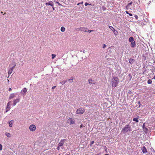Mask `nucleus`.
<instances>
[{
  "label": "nucleus",
  "mask_w": 155,
  "mask_h": 155,
  "mask_svg": "<svg viewBox=\"0 0 155 155\" xmlns=\"http://www.w3.org/2000/svg\"><path fill=\"white\" fill-rule=\"evenodd\" d=\"M119 82L118 78L116 77H113L112 79V85L113 87L114 88L117 85Z\"/></svg>",
  "instance_id": "1"
},
{
  "label": "nucleus",
  "mask_w": 155,
  "mask_h": 155,
  "mask_svg": "<svg viewBox=\"0 0 155 155\" xmlns=\"http://www.w3.org/2000/svg\"><path fill=\"white\" fill-rule=\"evenodd\" d=\"M131 131V127L129 124L126 125L124 128L122 130L121 132L124 134H126L127 132Z\"/></svg>",
  "instance_id": "2"
},
{
  "label": "nucleus",
  "mask_w": 155,
  "mask_h": 155,
  "mask_svg": "<svg viewBox=\"0 0 155 155\" xmlns=\"http://www.w3.org/2000/svg\"><path fill=\"white\" fill-rule=\"evenodd\" d=\"M84 111L85 110L84 109L81 108H79L77 110L76 113L77 114H82L84 113Z\"/></svg>",
  "instance_id": "3"
},
{
  "label": "nucleus",
  "mask_w": 155,
  "mask_h": 155,
  "mask_svg": "<svg viewBox=\"0 0 155 155\" xmlns=\"http://www.w3.org/2000/svg\"><path fill=\"white\" fill-rule=\"evenodd\" d=\"M36 127L35 126L34 124H31L29 127V129L30 131H34L35 130Z\"/></svg>",
  "instance_id": "4"
},
{
  "label": "nucleus",
  "mask_w": 155,
  "mask_h": 155,
  "mask_svg": "<svg viewBox=\"0 0 155 155\" xmlns=\"http://www.w3.org/2000/svg\"><path fill=\"white\" fill-rule=\"evenodd\" d=\"M67 123L69 124H74V121L72 119V118H69L67 120Z\"/></svg>",
  "instance_id": "5"
},
{
  "label": "nucleus",
  "mask_w": 155,
  "mask_h": 155,
  "mask_svg": "<svg viewBox=\"0 0 155 155\" xmlns=\"http://www.w3.org/2000/svg\"><path fill=\"white\" fill-rule=\"evenodd\" d=\"M65 141V139H62L61 140L60 142L59 143L58 145L59 146V147H62L63 146V144L64 143Z\"/></svg>",
  "instance_id": "6"
},
{
  "label": "nucleus",
  "mask_w": 155,
  "mask_h": 155,
  "mask_svg": "<svg viewBox=\"0 0 155 155\" xmlns=\"http://www.w3.org/2000/svg\"><path fill=\"white\" fill-rule=\"evenodd\" d=\"M45 5H50L52 7L54 6V3L52 1H50L47 2L45 3Z\"/></svg>",
  "instance_id": "7"
},
{
  "label": "nucleus",
  "mask_w": 155,
  "mask_h": 155,
  "mask_svg": "<svg viewBox=\"0 0 155 155\" xmlns=\"http://www.w3.org/2000/svg\"><path fill=\"white\" fill-rule=\"evenodd\" d=\"M20 101V99L19 98L17 99H16L14 100L13 101V105L14 106L16 105V103H18Z\"/></svg>",
  "instance_id": "8"
},
{
  "label": "nucleus",
  "mask_w": 155,
  "mask_h": 155,
  "mask_svg": "<svg viewBox=\"0 0 155 155\" xmlns=\"http://www.w3.org/2000/svg\"><path fill=\"white\" fill-rule=\"evenodd\" d=\"M135 61V60L134 59L130 58L129 59V63L131 65H132Z\"/></svg>",
  "instance_id": "9"
},
{
  "label": "nucleus",
  "mask_w": 155,
  "mask_h": 155,
  "mask_svg": "<svg viewBox=\"0 0 155 155\" xmlns=\"http://www.w3.org/2000/svg\"><path fill=\"white\" fill-rule=\"evenodd\" d=\"M16 65V63L14 61H12L11 63V64H10L9 66H12V67H13L14 68Z\"/></svg>",
  "instance_id": "10"
},
{
  "label": "nucleus",
  "mask_w": 155,
  "mask_h": 155,
  "mask_svg": "<svg viewBox=\"0 0 155 155\" xmlns=\"http://www.w3.org/2000/svg\"><path fill=\"white\" fill-rule=\"evenodd\" d=\"M14 68L13 67H11L9 69V71H8V75L9 76L12 74Z\"/></svg>",
  "instance_id": "11"
},
{
  "label": "nucleus",
  "mask_w": 155,
  "mask_h": 155,
  "mask_svg": "<svg viewBox=\"0 0 155 155\" xmlns=\"http://www.w3.org/2000/svg\"><path fill=\"white\" fill-rule=\"evenodd\" d=\"M27 91V90L26 88L25 87L21 91V93L22 94H25Z\"/></svg>",
  "instance_id": "12"
},
{
  "label": "nucleus",
  "mask_w": 155,
  "mask_h": 155,
  "mask_svg": "<svg viewBox=\"0 0 155 155\" xmlns=\"http://www.w3.org/2000/svg\"><path fill=\"white\" fill-rule=\"evenodd\" d=\"M15 94L14 93L11 94H10L9 97V100H10L11 99L13 98L15 96Z\"/></svg>",
  "instance_id": "13"
},
{
  "label": "nucleus",
  "mask_w": 155,
  "mask_h": 155,
  "mask_svg": "<svg viewBox=\"0 0 155 155\" xmlns=\"http://www.w3.org/2000/svg\"><path fill=\"white\" fill-rule=\"evenodd\" d=\"M131 47L132 48H134L135 47L136 44L134 40L133 41H132V42H131Z\"/></svg>",
  "instance_id": "14"
},
{
  "label": "nucleus",
  "mask_w": 155,
  "mask_h": 155,
  "mask_svg": "<svg viewBox=\"0 0 155 155\" xmlns=\"http://www.w3.org/2000/svg\"><path fill=\"white\" fill-rule=\"evenodd\" d=\"M142 152L143 153H145L147 152V149L144 146L142 148Z\"/></svg>",
  "instance_id": "15"
},
{
  "label": "nucleus",
  "mask_w": 155,
  "mask_h": 155,
  "mask_svg": "<svg viewBox=\"0 0 155 155\" xmlns=\"http://www.w3.org/2000/svg\"><path fill=\"white\" fill-rule=\"evenodd\" d=\"M88 82L90 84H95V82H94V81L92 79H89L88 80Z\"/></svg>",
  "instance_id": "16"
},
{
  "label": "nucleus",
  "mask_w": 155,
  "mask_h": 155,
  "mask_svg": "<svg viewBox=\"0 0 155 155\" xmlns=\"http://www.w3.org/2000/svg\"><path fill=\"white\" fill-rule=\"evenodd\" d=\"M139 117V116H138V117L137 118H134L133 119V120L134 121H135L136 123H138L139 122V120H138V119Z\"/></svg>",
  "instance_id": "17"
},
{
  "label": "nucleus",
  "mask_w": 155,
  "mask_h": 155,
  "mask_svg": "<svg viewBox=\"0 0 155 155\" xmlns=\"http://www.w3.org/2000/svg\"><path fill=\"white\" fill-rule=\"evenodd\" d=\"M143 131L145 132L146 133H147L148 131V128L146 127L143 128Z\"/></svg>",
  "instance_id": "18"
},
{
  "label": "nucleus",
  "mask_w": 155,
  "mask_h": 155,
  "mask_svg": "<svg viewBox=\"0 0 155 155\" xmlns=\"http://www.w3.org/2000/svg\"><path fill=\"white\" fill-rule=\"evenodd\" d=\"M129 42H132V41H133L134 40V38L132 37H130L129 38Z\"/></svg>",
  "instance_id": "19"
},
{
  "label": "nucleus",
  "mask_w": 155,
  "mask_h": 155,
  "mask_svg": "<svg viewBox=\"0 0 155 155\" xmlns=\"http://www.w3.org/2000/svg\"><path fill=\"white\" fill-rule=\"evenodd\" d=\"M74 79V77H71V78L69 79L68 80V81L70 82V83H72L73 82V80Z\"/></svg>",
  "instance_id": "20"
},
{
  "label": "nucleus",
  "mask_w": 155,
  "mask_h": 155,
  "mask_svg": "<svg viewBox=\"0 0 155 155\" xmlns=\"http://www.w3.org/2000/svg\"><path fill=\"white\" fill-rule=\"evenodd\" d=\"M67 82V80H64L60 82V83L62 85L65 84Z\"/></svg>",
  "instance_id": "21"
},
{
  "label": "nucleus",
  "mask_w": 155,
  "mask_h": 155,
  "mask_svg": "<svg viewBox=\"0 0 155 155\" xmlns=\"http://www.w3.org/2000/svg\"><path fill=\"white\" fill-rule=\"evenodd\" d=\"M65 28L64 27H61V31L63 32H64L65 31Z\"/></svg>",
  "instance_id": "22"
},
{
  "label": "nucleus",
  "mask_w": 155,
  "mask_h": 155,
  "mask_svg": "<svg viewBox=\"0 0 155 155\" xmlns=\"http://www.w3.org/2000/svg\"><path fill=\"white\" fill-rule=\"evenodd\" d=\"M10 109V107L9 106H7L6 108V112H7Z\"/></svg>",
  "instance_id": "23"
},
{
  "label": "nucleus",
  "mask_w": 155,
  "mask_h": 155,
  "mask_svg": "<svg viewBox=\"0 0 155 155\" xmlns=\"http://www.w3.org/2000/svg\"><path fill=\"white\" fill-rule=\"evenodd\" d=\"M109 27L112 31H114L115 29L111 26H109Z\"/></svg>",
  "instance_id": "24"
},
{
  "label": "nucleus",
  "mask_w": 155,
  "mask_h": 155,
  "mask_svg": "<svg viewBox=\"0 0 155 155\" xmlns=\"http://www.w3.org/2000/svg\"><path fill=\"white\" fill-rule=\"evenodd\" d=\"M113 31L114 33V34L115 35H117V33H118L117 31L116 30H115V29H114Z\"/></svg>",
  "instance_id": "25"
},
{
  "label": "nucleus",
  "mask_w": 155,
  "mask_h": 155,
  "mask_svg": "<svg viewBox=\"0 0 155 155\" xmlns=\"http://www.w3.org/2000/svg\"><path fill=\"white\" fill-rule=\"evenodd\" d=\"M152 82V81L150 79H149L147 81V83L149 84H151Z\"/></svg>",
  "instance_id": "26"
},
{
  "label": "nucleus",
  "mask_w": 155,
  "mask_h": 155,
  "mask_svg": "<svg viewBox=\"0 0 155 155\" xmlns=\"http://www.w3.org/2000/svg\"><path fill=\"white\" fill-rule=\"evenodd\" d=\"M80 31H84V30L85 29L84 28V27H80Z\"/></svg>",
  "instance_id": "27"
},
{
  "label": "nucleus",
  "mask_w": 155,
  "mask_h": 155,
  "mask_svg": "<svg viewBox=\"0 0 155 155\" xmlns=\"http://www.w3.org/2000/svg\"><path fill=\"white\" fill-rule=\"evenodd\" d=\"M94 31L93 30H88V31H87L86 30H85L84 31L85 32H89V33H90L92 31Z\"/></svg>",
  "instance_id": "28"
},
{
  "label": "nucleus",
  "mask_w": 155,
  "mask_h": 155,
  "mask_svg": "<svg viewBox=\"0 0 155 155\" xmlns=\"http://www.w3.org/2000/svg\"><path fill=\"white\" fill-rule=\"evenodd\" d=\"M6 136L8 137H11V134L10 133H8L6 134Z\"/></svg>",
  "instance_id": "29"
},
{
  "label": "nucleus",
  "mask_w": 155,
  "mask_h": 155,
  "mask_svg": "<svg viewBox=\"0 0 155 155\" xmlns=\"http://www.w3.org/2000/svg\"><path fill=\"white\" fill-rule=\"evenodd\" d=\"M94 143V141H92L90 145L91 147L92 146V145Z\"/></svg>",
  "instance_id": "30"
},
{
  "label": "nucleus",
  "mask_w": 155,
  "mask_h": 155,
  "mask_svg": "<svg viewBox=\"0 0 155 155\" xmlns=\"http://www.w3.org/2000/svg\"><path fill=\"white\" fill-rule=\"evenodd\" d=\"M52 59H53L55 57L56 55L54 54H52Z\"/></svg>",
  "instance_id": "31"
},
{
  "label": "nucleus",
  "mask_w": 155,
  "mask_h": 155,
  "mask_svg": "<svg viewBox=\"0 0 155 155\" xmlns=\"http://www.w3.org/2000/svg\"><path fill=\"white\" fill-rule=\"evenodd\" d=\"M145 124H146V123H145L143 124V126H142L143 129L146 127V126H145Z\"/></svg>",
  "instance_id": "32"
},
{
  "label": "nucleus",
  "mask_w": 155,
  "mask_h": 155,
  "mask_svg": "<svg viewBox=\"0 0 155 155\" xmlns=\"http://www.w3.org/2000/svg\"><path fill=\"white\" fill-rule=\"evenodd\" d=\"M9 126L10 127H12V123H10V122H9Z\"/></svg>",
  "instance_id": "33"
},
{
  "label": "nucleus",
  "mask_w": 155,
  "mask_h": 155,
  "mask_svg": "<svg viewBox=\"0 0 155 155\" xmlns=\"http://www.w3.org/2000/svg\"><path fill=\"white\" fill-rule=\"evenodd\" d=\"M75 31H80V28H76Z\"/></svg>",
  "instance_id": "34"
},
{
  "label": "nucleus",
  "mask_w": 155,
  "mask_h": 155,
  "mask_svg": "<svg viewBox=\"0 0 155 155\" xmlns=\"http://www.w3.org/2000/svg\"><path fill=\"white\" fill-rule=\"evenodd\" d=\"M84 4H85V6H87L88 5H91V4H88V3H87V2L85 3Z\"/></svg>",
  "instance_id": "35"
},
{
  "label": "nucleus",
  "mask_w": 155,
  "mask_h": 155,
  "mask_svg": "<svg viewBox=\"0 0 155 155\" xmlns=\"http://www.w3.org/2000/svg\"><path fill=\"white\" fill-rule=\"evenodd\" d=\"M128 76H129V77L130 78V79H131V78H132V76H131V74H129Z\"/></svg>",
  "instance_id": "36"
},
{
  "label": "nucleus",
  "mask_w": 155,
  "mask_h": 155,
  "mask_svg": "<svg viewBox=\"0 0 155 155\" xmlns=\"http://www.w3.org/2000/svg\"><path fill=\"white\" fill-rule=\"evenodd\" d=\"M57 3L58 5V6H61V5L60 3L58 2H55Z\"/></svg>",
  "instance_id": "37"
},
{
  "label": "nucleus",
  "mask_w": 155,
  "mask_h": 155,
  "mask_svg": "<svg viewBox=\"0 0 155 155\" xmlns=\"http://www.w3.org/2000/svg\"><path fill=\"white\" fill-rule=\"evenodd\" d=\"M134 17L136 19H137L138 18V16L137 15H134Z\"/></svg>",
  "instance_id": "38"
},
{
  "label": "nucleus",
  "mask_w": 155,
  "mask_h": 155,
  "mask_svg": "<svg viewBox=\"0 0 155 155\" xmlns=\"http://www.w3.org/2000/svg\"><path fill=\"white\" fill-rule=\"evenodd\" d=\"M11 103V101H9L7 104V106H9L10 105V103Z\"/></svg>",
  "instance_id": "39"
},
{
  "label": "nucleus",
  "mask_w": 155,
  "mask_h": 155,
  "mask_svg": "<svg viewBox=\"0 0 155 155\" xmlns=\"http://www.w3.org/2000/svg\"><path fill=\"white\" fill-rule=\"evenodd\" d=\"M2 150V145L0 144V151L1 150Z\"/></svg>",
  "instance_id": "40"
},
{
  "label": "nucleus",
  "mask_w": 155,
  "mask_h": 155,
  "mask_svg": "<svg viewBox=\"0 0 155 155\" xmlns=\"http://www.w3.org/2000/svg\"><path fill=\"white\" fill-rule=\"evenodd\" d=\"M132 2H130V3L128 4L127 5L129 6V5H132Z\"/></svg>",
  "instance_id": "41"
},
{
  "label": "nucleus",
  "mask_w": 155,
  "mask_h": 155,
  "mask_svg": "<svg viewBox=\"0 0 155 155\" xmlns=\"http://www.w3.org/2000/svg\"><path fill=\"white\" fill-rule=\"evenodd\" d=\"M107 46V45H105V44H104L103 45V48H105V47H106Z\"/></svg>",
  "instance_id": "42"
},
{
  "label": "nucleus",
  "mask_w": 155,
  "mask_h": 155,
  "mask_svg": "<svg viewBox=\"0 0 155 155\" xmlns=\"http://www.w3.org/2000/svg\"><path fill=\"white\" fill-rule=\"evenodd\" d=\"M60 147H59V146L58 145V147H57V149L58 150L60 149Z\"/></svg>",
  "instance_id": "43"
},
{
  "label": "nucleus",
  "mask_w": 155,
  "mask_h": 155,
  "mask_svg": "<svg viewBox=\"0 0 155 155\" xmlns=\"http://www.w3.org/2000/svg\"><path fill=\"white\" fill-rule=\"evenodd\" d=\"M83 3V2H81L78 3V4H77V5H79L80 4H82Z\"/></svg>",
  "instance_id": "44"
},
{
  "label": "nucleus",
  "mask_w": 155,
  "mask_h": 155,
  "mask_svg": "<svg viewBox=\"0 0 155 155\" xmlns=\"http://www.w3.org/2000/svg\"><path fill=\"white\" fill-rule=\"evenodd\" d=\"M128 6H129L127 5L126 6V9H127V10L128 9Z\"/></svg>",
  "instance_id": "45"
},
{
  "label": "nucleus",
  "mask_w": 155,
  "mask_h": 155,
  "mask_svg": "<svg viewBox=\"0 0 155 155\" xmlns=\"http://www.w3.org/2000/svg\"><path fill=\"white\" fill-rule=\"evenodd\" d=\"M56 87V86H53L52 87V89H54V88Z\"/></svg>",
  "instance_id": "46"
},
{
  "label": "nucleus",
  "mask_w": 155,
  "mask_h": 155,
  "mask_svg": "<svg viewBox=\"0 0 155 155\" xmlns=\"http://www.w3.org/2000/svg\"><path fill=\"white\" fill-rule=\"evenodd\" d=\"M129 14V15L131 16L133 15L131 13H129V14Z\"/></svg>",
  "instance_id": "47"
},
{
  "label": "nucleus",
  "mask_w": 155,
  "mask_h": 155,
  "mask_svg": "<svg viewBox=\"0 0 155 155\" xmlns=\"http://www.w3.org/2000/svg\"><path fill=\"white\" fill-rule=\"evenodd\" d=\"M138 104H139V105H141V104L140 102V101H139L138 102Z\"/></svg>",
  "instance_id": "48"
},
{
  "label": "nucleus",
  "mask_w": 155,
  "mask_h": 155,
  "mask_svg": "<svg viewBox=\"0 0 155 155\" xmlns=\"http://www.w3.org/2000/svg\"><path fill=\"white\" fill-rule=\"evenodd\" d=\"M125 12H126V14H129V13L127 11H125Z\"/></svg>",
  "instance_id": "49"
},
{
  "label": "nucleus",
  "mask_w": 155,
  "mask_h": 155,
  "mask_svg": "<svg viewBox=\"0 0 155 155\" xmlns=\"http://www.w3.org/2000/svg\"><path fill=\"white\" fill-rule=\"evenodd\" d=\"M9 91H12V89L11 88H9Z\"/></svg>",
  "instance_id": "50"
},
{
  "label": "nucleus",
  "mask_w": 155,
  "mask_h": 155,
  "mask_svg": "<svg viewBox=\"0 0 155 155\" xmlns=\"http://www.w3.org/2000/svg\"><path fill=\"white\" fill-rule=\"evenodd\" d=\"M83 125H82V124H81V125L80 126V128H81V127H83Z\"/></svg>",
  "instance_id": "51"
},
{
  "label": "nucleus",
  "mask_w": 155,
  "mask_h": 155,
  "mask_svg": "<svg viewBox=\"0 0 155 155\" xmlns=\"http://www.w3.org/2000/svg\"><path fill=\"white\" fill-rule=\"evenodd\" d=\"M131 92V91H129V92H128V93H129V94H130V93Z\"/></svg>",
  "instance_id": "52"
},
{
  "label": "nucleus",
  "mask_w": 155,
  "mask_h": 155,
  "mask_svg": "<svg viewBox=\"0 0 155 155\" xmlns=\"http://www.w3.org/2000/svg\"><path fill=\"white\" fill-rule=\"evenodd\" d=\"M53 8V10H54V9H54V7H53V8Z\"/></svg>",
  "instance_id": "53"
},
{
  "label": "nucleus",
  "mask_w": 155,
  "mask_h": 155,
  "mask_svg": "<svg viewBox=\"0 0 155 155\" xmlns=\"http://www.w3.org/2000/svg\"><path fill=\"white\" fill-rule=\"evenodd\" d=\"M1 13L2 14V13H3V12H1Z\"/></svg>",
  "instance_id": "54"
},
{
  "label": "nucleus",
  "mask_w": 155,
  "mask_h": 155,
  "mask_svg": "<svg viewBox=\"0 0 155 155\" xmlns=\"http://www.w3.org/2000/svg\"><path fill=\"white\" fill-rule=\"evenodd\" d=\"M154 79H155V76H154Z\"/></svg>",
  "instance_id": "55"
},
{
  "label": "nucleus",
  "mask_w": 155,
  "mask_h": 155,
  "mask_svg": "<svg viewBox=\"0 0 155 155\" xmlns=\"http://www.w3.org/2000/svg\"><path fill=\"white\" fill-rule=\"evenodd\" d=\"M108 155V154H105V155Z\"/></svg>",
  "instance_id": "56"
},
{
  "label": "nucleus",
  "mask_w": 155,
  "mask_h": 155,
  "mask_svg": "<svg viewBox=\"0 0 155 155\" xmlns=\"http://www.w3.org/2000/svg\"><path fill=\"white\" fill-rule=\"evenodd\" d=\"M6 14V13L5 12V13L4 14H4Z\"/></svg>",
  "instance_id": "57"
},
{
  "label": "nucleus",
  "mask_w": 155,
  "mask_h": 155,
  "mask_svg": "<svg viewBox=\"0 0 155 155\" xmlns=\"http://www.w3.org/2000/svg\"><path fill=\"white\" fill-rule=\"evenodd\" d=\"M154 152H155V150H154Z\"/></svg>",
  "instance_id": "58"
},
{
  "label": "nucleus",
  "mask_w": 155,
  "mask_h": 155,
  "mask_svg": "<svg viewBox=\"0 0 155 155\" xmlns=\"http://www.w3.org/2000/svg\"><path fill=\"white\" fill-rule=\"evenodd\" d=\"M66 155H69V154H66Z\"/></svg>",
  "instance_id": "59"
},
{
  "label": "nucleus",
  "mask_w": 155,
  "mask_h": 155,
  "mask_svg": "<svg viewBox=\"0 0 155 155\" xmlns=\"http://www.w3.org/2000/svg\"><path fill=\"white\" fill-rule=\"evenodd\" d=\"M59 155H60V154H59Z\"/></svg>",
  "instance_id": "60"
}]
</instances>
